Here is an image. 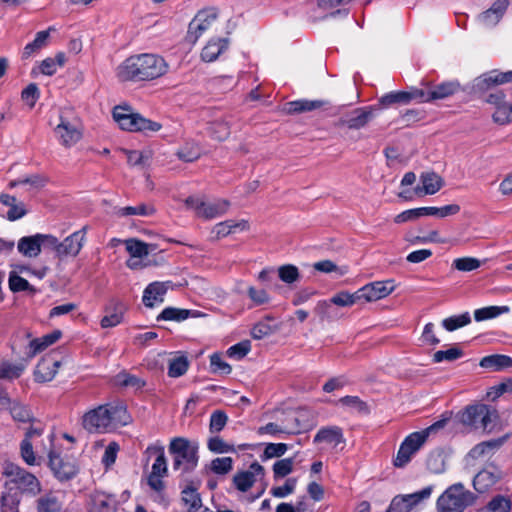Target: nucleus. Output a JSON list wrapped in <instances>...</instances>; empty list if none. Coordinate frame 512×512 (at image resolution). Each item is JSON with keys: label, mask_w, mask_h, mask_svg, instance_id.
<instances>
[{"label": "nucleus", "mask_w": 512, "mask_h": 512, "mask_svg": "<svg viewBox=\"0 0 512 512\" xmlns=\"http://www.w3.org/2000/svg\"><path fill=\"white\" fill-rule=\"evenodd\" d=\"M509 6L508 0H496L492 6L480 14L481 22L488 27L499 23Z\"/></svg>", "instance_id": "obj_28"}, {"label": "nucleus", "mask_w": 512, "mask_h": 512, "mask_svg": "<svg viewBox=\"0 0 512 512\" xmlns=\"http://www.w3.org/2000/svg\"><path fill=\"white\" fill-rule=\"evenodd\" d=\"M113 119L121 129L130 132H157L162 128L160 123L144 118L127 104L114 107Z\"/></svg>", "instance_id": "obj_3"}, {"label": "nucleus", "mask_w": 512, "mask_h": 512, "mask_svg": "<svg viewBox=\"0 0 512 512\" xmlns=\"http://www.w3.org/2000/svg\"><path fill=\"white\" fill-rule=\"evenodd\" d=\"M360 301L359 291L357 290L354 293H349L347 291H341L337 294H335L331 299L330 303L341 306V307H347L352 306L353 304Z\"/></svg>", "instance_id": "obj_47"}, {"label": "nucleus", "mask_w": 512, "mask_h": 512, "mask_svg": "<svg viewBox=\"0 0 512 512\" xmlns=\"http://www.w3.org/2000/svg\"><path fill=\"white\" fill-rule=\"evenodd\" d=\"M422 90L418 88H412L410 91H397L390 92L384 96H382L379 100V103L383 107H388L394 104H409L412 100H417L419 102V96H422Z\"/></svg>", "instance_id": "obj_23"}, {"label": "nucleus", "mask_w": 512, "mask_h": 512, "mask_svg": "<svg viewBox=\"0 0 512 512\" xmlns=\"http://www.w3.org/2000/svg\"><path fill=\"white\" fill-rule=\"evenodd\" d=\"M24 370L25 365L23 363L12 364L8 361H4L0 363V378L14 380L19 378Z\"/></svg>", "instance_id": "obj_44"}, {"label": "nucleus", "mask_w": 512, "mask_h": 512, "mask_svg": "<svg viewBox=\"0 0 512 512\" xmlns=\"http://www.w3.org/2000/svg\"><path fill=\"white\" fill-rule=\"evenodd\" d=\"M228 422V416L222 410H215L210 416L209 431L211 434L221 432Z\"/></svg>", "instance_id": "obj_51"}, {"label": "nucleus", "mask_w": 512, "mask_h": 512, "mask_svg": "<svg viewBox=\"0 0 512 512\" xmlns=\"http://www.w3.org/2000/svg\"><path fill=\"white\" fill-rule=\"evenodd\" d=\"M314 443H322L325 442L327 444H331L334 447H337L339 444L345 443V438L343 435L342 428L338 426H327L321 428L313 439Z\"/></svg>", "instance_id": "obj_29"}, {"label": "nucleus", "mask_w": 512, "mask_h": 512, "mask_svg": "<svg viewBox=\"0 0 512 512\" xmlns=\"http://www.w3.org/2000/svg\"><path fill=\"white\" fill-rule=\"evenodd\" d=\"M501 477V472L496 467H493V471L483 469L475 475L473 487L477 492L485 493L489 488L494 486Z\"/></svg>", "instance_id": "obj_26"}, {"label": "nucleus", "mask_w": 512, "mask_h": 512, "mask_svg": "<svg viewBox=\"0 0 512 512\" xmlns=\"http://www.w3.org/2000/svg\"><path fill=\"white\" fill-rule=\"evenodd\" d=\"M169 453L173 456V469L183 473L192 472L198 465V445L188 439L176 437L169 444Z\"/></svg>", "instance_id": "obj_4"}, {"label": "nucleus", "mask_w": 512, "mask_h": 512, "mask_svg": "<svg viewBox=\"0 0 512 512\" xmlns=\"http://www.w3.org/2000/svg\"><path fill=\"white\" fill-rule=\"evenodd\" d=\"M494 122L504 125L512 121V104L506 102L501 106L497 107L493 113Z\"/></svg>", "instance_id": "obj_63"}, {"label": "nucleus", "mask_w": 512, "mask_h": 512, "mask_svg": "<svg viewBox=\"0 0 512 512\" xmlns=\"http://www.w3.org/2000/svg\"><path fill=\"white\" fill-rule=\"evenodd\" d=\"M464 352L458 347H452L448 350H439L433 354V361L440 363L442 361H455L463 356Z\"/></svg>", "instance_id": "obj_57"}, {"label": "nucleus", "mask_w": 512, "mask_h": 512, "mask_svg": "<svg viewBox=\"0 0 512 512\" xmlns=\"http://www.w3.org/2000/svg\"><path fill=\"white\" fill-rule=\"evenodd\" d=\"M145 454L155 455L156 459L152 465V471L148 477V485L154 491L160 492L164 489V483L161 480L167 474V462L163 447L149 446Z\"/></svg>", "instance_id": "obj_9"}, {"label": "nucleus", "mask_w": 512, "mask_h": 512, "mask_svg": "<svg viewBox=\"0 0 512 512\" xmlns=\"http://www.w3.org/2000/svg\"><path fill=\"white\" fill-rule=\"evenodd\" d=\"M269 320L273 317L267 316L263 321L256 323L251 329V336L253 339L261 340L279 329L278 325H270Z\"/></svg>", "instance_id": "obj_40"}, {"label": "nucleus", "mask_w": 512, "mask_h": 512, "mask_svg": "<svg viewBox=\"0 0 512 512\" xmlns=\"http://www.w3.org/2000/svg\"><path fill=\"white\" fill-rule=\"evenodd\" d=\"M512 502L509 497L504 495H496L484 508L478 509L476 512H511Z\"/></svg>", "instance_id": "obj_38"}, {"label": "nucleus", "mask_w": 512, "mask_h": 512, "mask_svg": "<svg viewBox=\"0 0 512 512\" xmlns=\"http://www.w3.org/2000/svg\"><path fill=\"white\" fill-rule=\"evenodd\" d=\"M54 30V27H49L47 30L37 32L35 39L26 44L23 48L22 59H29L46 47L48 45L50 31Z\"/></svg>", "instance_id": "obj_31"}, {"label": "nucleus", "mask_w": 512, "mask_h": 512, "mask_svg": "<svg viewBox=\"0 0 512 512\" xmlns=\"http://www.w3.org/2000/svg\"><path fill=\"white\" fill-rule=\"evenodd\" d=\"M155 209L153 206H148L146 204H140L139 206H127L119 209L118 214L120 216H131V215H141V216H150L154 214Z\"/></svg>", "instance_id": "obj_61"}, {"label": "nucleus", "mask_w": 512, "mask_h": 512, "mask_svg": "<svg viewBox=\"0 0 512 512\" xmlns=\"http://www.w3.org/2000/svg\"><path fill=\"white\" fill-rule=\"evenodd\" d=\"M125 246L132 258H143L147 256V243L135 238L125 240Z\"/></svg>", "instance_id": "obj_49"}, {"label": "nucleus", "mask_w": 512, "mask_h": 512, "mask_svg": "<svg viewBox=\"0 0 512 512\" xmlns=\"http://www.w3.org/2000/svg\"><path fill=\"white\" fill-rule=\"evenodd\" d=\"M233 469L231 457H218L211 461L210 470L217 475H226Z\"/></svg>", "instance_id": "obj_52"}, {"label": "nucleus", "mask_w": 512, "mask_h": 512, "mask_svg": "<svg viewBox=\"0 0 512 512\" xmlns=\"http://www.w3.org/2000/svg\"><path fill=\"white\" fill-rule=\"evenodd\" d=\"M9 288L12 292L29 291L32 294L36 293V289L15 271L10 272L9 274Z\"/></svg>", "instance_id": "obj_46"}, {"label": "nucleus", "mask_w": 512, "mask_h": 512, "mask_svg": "<svg viewBox=\"0 0 512 512\" xmlns=\"http://www.w3.org/2000/svg\"><path fill=\"white\" fill-rule=\"evenodd\" d=\"M259 434H271L276 435L279 433L293 435L299 434V428H290L288 426H281L277 423L269 422L265 426H262L258 429Z\"/></svg>", "instance_id": "obj_54"}, {"label": "nucleus", "mask_w": 512, "mask_h": 512, "mask_svg": "<svg viewBox=\"0 0 512 512\" xmlns=\"http://www.w3.org/2000/svg\"><path fill=\"white\" fill-rule=\"evenodd\" d=\"M170 282H153L150 283L143 292V304L152 308L157 303L164 301V295L167 293Z\"/></svg>", "instance_id": "obj_25"}, {"label": "nucleus", "mask_w": 512, "mask_h": 512, "mask_svg": "<svg viewBox=\"0 0 512 512\" xmlns=\"http://www.w3.org/2000/svg\"><path fill=\"white\" fill-rule=\"evenodd\" d=\"M264 475V467L255 461L249 466V470L237 472L232 483L238 491L247 492L255 484L257 476L262 478Z\"/></svg>", "instance_id": "obj_14"}, {"label": "nucleus", "mask_w": 512, "mask_h": 512, "mask_svg": "<svg viewBox=\"0 0 512 512\" xmlns=\"http://www.w3.org/2000/svg\"><path fill=\"white\" fill-rule=\"evenodd\" d=\"M20 499L18 494L3 492L0 499L1 512H19Z\"/></svg>", "instance_id": "obj_50"}, {"label": "nucleus", "mask_w": 512, "mask_h": 512, "mask_svg": "<svg viewBox=\"0 0 512 512\" xmlns=\"http://www.w3.org/2000/svg\"><path fill=\"white\" fill-rule=\"evenodd\" d=\"M477 496L466 490L462 483L448 487L437 500V512H463L473 505Z\"/></svg>", "instance_id": "obj_5"}, {"label": "nucleus", "mask_w": 512, "mask_h": 512, "mask_svg": "<svg viewBox=\"0 0 512 512\" xmlns=\"http://www.w3.org/2000/svg\"><path fill=\"white\" fill-rule=\"evenodd\" d=\"M392 281H376L369 283L362 288L358 289L360 301L373 302L385 298L390 295L394 286H388Z\"/></svg>", "instance_id": "obj_17"}, {"label": "nucleus", "mask_w": 512, "mask_h": 512, "mask_svg": "<svg viewBox=\"0 0 512 512\" xmlns=\"http://www.w3.org/2000/svg\"><path fill=\"white\" fill-rule=\"evenodd\" d=\"M379 110L376 106H365L352 110L345 117H341L337 122V127H344L351 130H359L364 128L376 116Z\"/></svg>", "instance_id": "obj_10"}, {"label": "nucleus", "mask_w": 512, "mask_h": 512, "mask_svg": "<svg viewBox=\"0 0 512 512\" xmlns=\"http://www.w3.org/2000/svg\"><path fill=\"white\" fill-rule=\"evenodd\" d=\"M182 501L188 507L189 512L197 511L202 506L200 494L191 485L182 491Z\"/></svg>", "instance_id": "obj_41"}, {"label": "nucleus", "mask_w": 512, "mask_h": 512, "mask_svg": "<svg viewBox=\"0 0 512 512\" xmlns=\"http://www.w3.org/2000/svg\"><path fill=\"white\" fill-rule=\"evenodd\" d=\"M87 229V226H83L80 230L66 237L60 245H58L59 259L68 256L76 257L79 254L86 240Z\"/></svg>", "instance_id": "obj_16"}, {"label": "nucleus", "mask_w": 512, "mask_h": 512, "mask_svg": "<svg viewBox=\"0 0 512 512\" xmlns=\"http://www.w3.org/2000/svg\"><path fill=\"white\" fill-rule=\"evenodd\" d=\"M20 454H21V457H22L23 461L27 465L33 466V465L38 464L37 463V458L35 456V453H34V450H33V445L31 443V441H28V440H22L21 441V443H20Z\"/></svg>", "instance_id": "obj_64"}, {"label": "nucleus", "mask_w": 512, "mask_h": 512, "mask_svg": "<svg viewBox=\"0 0 512 512\" xmlns=\"http://www.w3.org/2000/svg\"><path fill=\"white\" fill-rule=\"evenodd\" d=\"M60 366V362L50 355H46L36 365L34 370V379L38 383H45L51 381Z\"/></svg>", "instance_id": "obj_22"}, {"label": "nucleus", "mask_w": 512, "mask_h": 512, "mask_svg": "<svg viewBox=\"0 0 512 512\" xmlns=\"http://www.w3.org/2000/svg\"><path fill=\"white\" fill-rule=\"evenodd\" d=\"M236 229L246 230L248 229V222L245 220H241L239 222H235L233 220H227L221 223H218L214 232L218 238L226 237L227 235L233 233Z\"/></svg>", "instance_id": "obj_39"}, {"label": "nucleus", "mask_w": 512, "mask_h": 512, "mask_svg": "<svg viewBox=\"0 0 512 512\" xmlns=\"http://www.w3.org/2000/svg\"><path fill=\"white\" fill-rule=\"evenodd\" d=\"M63 496L59 491H47L35 501L37 512H62Z\"/></svg>", "instance_id": "obj_21"}, {"label": "nucleus", "mask_w": 512, "mask_h": 512, "mask_svg": "<svg viewBox=\"0 0 512 512\" xmlns=\"http://www.w3.org/2000/svg\"><path fill=\"white\" fill-rule=\"evenodd\" d=\"M17 249L25 257H37L41 252L40 233L22 237L18 241Z\"/></svg>", "instance_id": "obj_33"}, {"label": "nucleus", "mask_w": 512, "mask_h": 512, "mask_svg": "<svg viewBox=\"0 0 512 512\" xmlns=\"http://www.w3.org/2000/svg\"><path fill=\"white\" fill-rule=\"evenodd\" d=\"M207 447L211 452L218 454L235 452L234 446L226 443L218 435H214L208 439Z\"/></svg>", "instance_id": "obj_55"}, {"label": "nucleus", "mask_w": 512, "mask_h": 512, "mask_svg": "<svg viewBox=\"0 0 512 512\" xmlns=\"http://www.w3.org/2000/svg\"><path fill=\"white\" fill-rule=\"evenodd\" d=\"M117 499L115 496L95 491L89 496V512H117Z\"/></svg>", "instance_id": "obj_20"}, {"label": "nucleus", "mask_w": 512, "mask_h": 512, "mask_svg": "<svg viewBox=\"0 0 512 512\" xmlns=\"http://www.w3.org/2000/svg\"><path fill=\"white\" fill-rule=\"evenodd\" d=\"M432 486H427L420 491L406 495L395 496L386 512H410L422 501L427 500L432 493Z\"/></svg>", "instance_id": "obj_11"}, {"label": "nucleus", "mask_w": 512, "mask_h": 512, "mask_svg": "<svg viewBox=\"0 0 512 512\" xmlns=\"http://www.w3.org/2000/svg\"><path fill=\"white\" fill-rule=\"evenodd\" d=\"M278 276L281 281L292 284L300 279L299 269L292 264L282 265L278 268Z\"/></svg>", "instance_id": "obj_53"}, {"label": "nucleus", "mask_w": 512, "mask_h": 512, "mask_svg": "<svg viewBox=\"0 0 512 512\" xmlns=\"http://www.w3.org/2000/svg\"><path fill=\"white\" fill-rule=\"evenodd\" d=\"M229 40L227 38H218L210 40L201 51V58L205 62H213L218 56L228 48Z\"/></svg>", "instance_id": "obj_34"}, {"label": "nucleus", "mask_w": 512, "mask_h": 512, "mask_svg": "<svg viewBox=\"0 0 512 512\" xmlns=\"http://www.w3.org/2000/svg\"><path fill=\"white\" fill-rule=\"evenodd\" d=\"M168 64L159 55L139 54L128 57L116 69V76L121 82L151 81L163 76Z\"/></svg>", "instance_id": "obj_1"}, {"label": "nucleus", "mask_w": 512, "mask_h": 512, "mask_svg": "<svg viewBox=\"0 0 512 512\" xmlns=\"http://www.w3.org/2000/svg\"><path fill=\"white\" fill-rule=\"evenodd\" d=\"M510 82H512V70L507 72L493 70L477 77L473 83V90L479 93L485 92L494 86Z\"/></svg>", "instance_id": "obj_15"}, {"label": "nucleus", "mask_w": 512, "mask_h": 512, "mask_svg": "<svg viewBox=\"0 0 512 512\" xmlns=\"http://www.w3.org/2000/svg\"><path fill=\"white\" fill-rule=\"evenodd\" d=\"M129 418L123 406L100 405L83 415L82 425L89 433H105L117 424L126 425Z\"/></svg>", "instance_id": "obj_2"}, {"label": "nucleus", "mask_w": 512, "mask_h": 512, "mask_svg": "<svg viewBox=\"0 0 512 512\" xmlns=\"http://www.w3.org/2000/svg\"><path fill=\"white\" fill-rule=\"evenodd\" d=\"M211 371L216 374L228 375L231 373V366L225 362L221 354L214 353L210 356Z\"/></svg>", "instance_id": "obj_58"}, {"label": "nucleus", "mask_w": 512, "mask_h": 512, "mask_svg": "<svg viewBox=\"0 0 512 512\" xmlns=\"http://www.w3.org/2000/svg\"><path fill=\"white\" fill-rule=\"evenodd\" d=\"M218 17V9L215 7L204 8L195 15L189 23L186 40L196 43L199 37L211 26Z\"/></svg>", "instance_id": "obj_8"}, {"label": "nucleus", "mask_w": 512, "mask_h": 512, "mask_svg": "<svg viewBox=\"0 0 512 512\" xmlns=\"http://www.w3.org/2000/svg\"><path fill=\"white\" fill-rule=\"evenodd\" d=\"M200 315L199 311L189 310V309H181L175 307H166L158 316L157 321H177L181 322L190 317H198Z\"/></svg>", "instance_id": "obj_35"}, {"label": "nucleus", "mask_w": 512, "mask_h": 512, "mask_svg": "<svg viewBox=\"0 0 512 512\" xmlns=\"http://www.w3.org/2000/svg\"><path fill=\"white\" fill-rule=\"evenodd\" d=\"M460 89L458 82H444L426 89H421L422 96H419V102H430L435 100L445 99L457 93Z\"/></svg>", "instance_id": "obj_18"}, {"label": "nucleus", "mask_w": 512, "mask_h": 512, "mask_svg": "<svg viewBox=\"0 0 512 512\" xmlns=\"http://www.w3.org/2000/svg\"><path fill=\"white\" fill-rule=\"evenodd\" d=\"M189 367V361L186 356H178L169 362L168 375L177 378L184 375Z\"/></svg>", "instance_id": "obj_45"}, {"label": "nucleus", "mask_w": 512, "mask_h": 512, "mask_svg": "<svg viewBox=\"0 0 512 512\" xmlns=\"http://www.w3.org/2000/svg\"><path fill=\"white\" fill-rule=\"evenodd\" d=\"M2 474L9 478V482L14 484L23 494L36 496L40 494L42 490V485L39 479L34 474L17 464L5 462Z\"/></svg>", "instance_id": "obj_7"}, {"label": "nucleus", "mask_w": 512, "mask_h": 512, "mask_svg": "<svg viewBox=\"0 0 512 512\" xmlns=\"http://www.w3.org/2000/svg\"><path fill=\"white\" fill-rule=\"evenodd\" d=\"M510 308L508 306H488L475 310L474 318L476 321H484L495 318L501 314L508 313Z\"/></svg>", "instance_id": "obj_42"}, {"label": "nucleus", "mask_w": 512, "mask_h": 512, "mask_svg": "<svg viewBox=\"0 0 512 512\" xmlns=\"http://www.w3.org/2000/svg\"><path fill=\"white\" fill-rule=\"evenodd\" d=\"M207 129L209 135L217 141H224L230 135V126L224 120H215L209 123Z\"/></svg>", "instance_id": "obj_43"}, {"label": "nucleus", "mask_w": 512, "mask_h": 512, "mask_svg": "<svg viewBox=\"0 0 512 512\" xmlns=\"http://www.w3.org/2000/svg\"><path fill=\"white\" fill-rule=\"evenodd\" d=\"M422 186L415 188L417 195H433L437 193L444 185V180L435 172H425L420 176Z\"/></svg>", "instance_id": "obj_27"}, {"label": "nucleus", "mask_w": 512, "mask_h": 512, "mask_svg": "<svg viewBox=\"0 0 512 512\" xmlns=\"http://www.w3.org/2000/svg\"><path fill=\"white\" fill-rule=\"evenodd\" d=\"M471 322V317L468 312L460 315L451 316L442 321V326L447 331H454L458 328L464 327Z\"/></svg>", "instance_id": "obj_48"}, {"label": "nucleus", "mask_w": 512, "mask_h": 512, "mask_svg": "<svg viewBox=\"0 0 512 512\" xmlns=\"http://www.w3.org/2000/svg\"><path fill=\"white\" fill-rule=\"evenodd\" d=\"M293 458H285L278 460L273 465L274 478H282L289 475L293 471Z\"/></svg>", "instance_id": "obj_60"}, {"label": "nucleus", "mask_w": 512, "mask_h": 512, "mask_svg": "<svg viewBox=\"0 0 512 512\" xmlns=\"http://www.w3.org/2000/svg\"><path fill=\"white\" fill-rule=\"evenodd\" d=\"M10 413L13 419L19 422H29L32 420L30 410L19 402H13L11 404Z\"/></svg>", "instance_id": "obj_62"}, {"label": "nucleus", "mask_w": 512, "mask_h": 512, "mask_svg": "<svg viewBox=\"0 0 512 512\" xmlns=\"http://www.w3.org/2000/svg\"><path fill=\"white\" fill-rule=\"evenodd\" d=\"M479 365L485 369L500 371L505 368L512 367V358L501 354L489 355L483 357Z\"/></svg>", "instance_id": "obj_37"}, {"label": "nucleus", "mask_w": 512, "mask_h": 512, "mask_svg": "<svg viewBox=\"0 0 512 512\" xmlns=\"http://www.w3.org/2000/svg\"><path fill=\"white\" fill-rule=\"evenodd\" d=\"M509 438L510 433H506L502 437L491 439L488 441H483L475 445L470 450L469 455L474 459L480 458L491 451L498 450Z\"/></svg>", "instance_id": "obj_32"}, {"label": "nucleus", "mask_w": 512, "mask_h": 512, "mask_svg": "<svg viewBox=\"0 0 512 512\" xmlns=\"http://www.w3.org/2000/svg\"><path fill=\"white\" fill-rule=\"evenodd\" d=\"M55 133L59 141L66 148L75 145L82 137V132L78 125L60 117V123L55 128Z\"/></svg>", "instance_id": "obj_19"}, {"label": "nucleus", "mask_w": 512, "mask_h": 512, "mask_svg": "<svg viewBox=\"0 0 512 512\" xmlns=\"http://www.w3.org/2000/svg\"><path fill=\"white\" fill-rule=\"evenodd\" d=\"M459 422L472 429H483L491 432V423L498 418L496 409L483 403L468 405L457 414Z\"/></svg>", "instance_id": "obj_6"}, {"label": "nucleus", "mask_w": 512, "mask_h": 512, "mask_svg": "<svg viewBox=\"0 0 512 512\" xmlns=\"http://www.w3.org/2000/svg\"><path fill=\"white\" fill-rule=\"evenodd\" d=\"M48 456L49 468L59 482H67L78 474L79 467L74 461L63 458L54 451H51Z\"/></svg>", "instance_id": "obj_13"}, {"label": "nucleus", "mask_w": 512, "mask_h": 512, "mask_svg": "<svg viewBox=\"0 0 512 512\" xmlns=\"http://www.w3.org/2000/svg\"><path fill=\"white\" fill-rule=\"evenodd\" d=\"M201 155L200 148L195 143H186L182 148H180L177 152V156L179 159L185 162H193L197 160Z\"/></svg>", "instance_id": "obj_56"}, {"label": "nucleus", "mask_w": 512, "mask_h": 512, "mask_svg": "<svg viewBox=\"0 0 512 512\" xmlns=\"http://www.w3.org/2000/svg\"><path fill=\"white\" fill-rule=\"evenodd\" d=\"M426 442L425 435L419 432H413L408 435L401 443L393 464L397 468L405 467L411 460L412 456Z\"/></svg>", "instance_id": "obj_12"}, {"label": "nucleus", "mask_w": 512, "mask_h": 512, "mask_svg": "<svg viewBox=\"0 0 512 512\" xmlns=\"http://www.w3.org/2000/svg\"><path fill=\"white\" fill-rule=\"evenodd\" d=\"M452 266L458 271L470 272L481 266L480 260L473 257L457 258L453 261Z\"/></svg>", "instance_id": "obj_59"}, {"label": "nucleus", "mask_w": 512, "mask_h": 512, "mask_svg": "<svg viewBox=\"0 0 512 512\" xmlns=\"http://www.w3.org/2000/svg\"><path fill=\"white\" fill-rule=\"evenodd\" d=\"M326 104L327 102L323 100L300 99L285 103L283 111L289 115H293L313 111L322 108Z\"/></svg>", "instance_id": "obj_30"}, {"label": "nucleus", "mask_w": 512, "mask_h": 512, "mask_svg": "<svg viewBox=\"0 0 512 512\" xmlns=\"http://www.w3.org/2000/svg\"><path fill=\"white\" fill-rule=\"evenodd\" d=\"M228 207L229 202L227 200H219L216 203L210 204L200 202L199 205L196 206V211L198 215L211 219L224 214Z\"/></svg>", "instance_id": "obj_36"}, {"label": "nucleus", "mask_w": 512, "mask_h": 512, "mask_svg": "<svg viewBox=\"0 0 512 512\" xmlns=\"http://www.w3.org/2000/svg\"><path fill=\"white\" fill-rule=\"evenodd\" d=\"M126 307L120 300H111L110 304L105 308L106 315L101 319L100 325L102 328H112L123 321L124 312Z\"/></svg>", "instance_id": "obj_24"}]
</instances>
